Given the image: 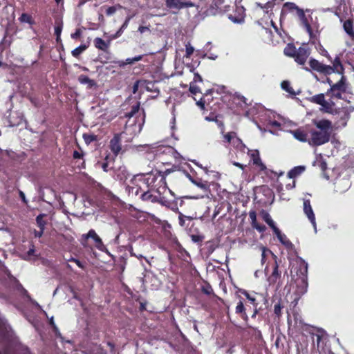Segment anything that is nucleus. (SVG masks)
Masks as SVG:
<instances>
[{
	"mask_svg": "<svg viewBox=\"0 0 354 354\" xmlns=\"http://www.w3.org/2000/svg\"><path fill=\"white\" fill-rule=\"evenodd\" d=\"M132 17H133L132 15H129L126 17L124 22L123 23V24L122 25L120 28L116 32L115 37H118L122 34L124 30L127 28V26L129 24V21L132 19Z\"/></svg>",
	"mask_w": 354,
	"mask_h": 354,
	"instance_id": "38",
	"label": "nucleus"
},
{
	"mask_svg": "<svg viewBox=\"0 0 354 354\" xmlns=\"http://www.w3.org/2000/svg\"><path fill=\"white\" fill-rule=\"evenodd\" d=\"M86 239H93L95 243V247L100 251L109 254L106 246L103 244L102 239L97 234L94 230H90L87 234L84 235Z\"/></svg>",
	"mask_w": 354,
	"mask_h": 354,
	"instance_id": "16",
	"label": "nucleus"
},
{
	"mask_svg": "<svg viewBox=\"0 0 354 354\" xmlns=\"http://www.w3.org/2000/svg\"><path fill=\"white\" fill-rule=\"evenodd\" d=\"M249 217L251 220V223H254V222H256V220H257V215H256V213L255 212L252 211V212H250L249 213Z\"/></svg>",
	"mask_w": 354,
	"mask_h": 354,
	"instance_id": "63",
	"label": "nucleus"
},
{
	"mask_svg": "<svg viewBox=\"0 0 354 354\" xmlns=\"http://www.w3.org/2000/svg\"><path fill=\"white\" fill-rule=\"evenodd\" d=\"M244 295L247 297V299L250 301L251 304H252L253 305H256L255 304V298L252 297L249 293H248L247 292H244Z\"/></svg>",
	"mask_w": 354,
	"mask_h": 354,
	"instance_id": "62",
	"label": "nucleus"
},
{
	"mask_svg": "<svg viewBox=\"0 0 354 354\" xmlns=\"http://www.w3.org/2000/svg\"><path fill=\"white\" fill-rule=\"evenodd\" d=\"M310 102L319 104L320 110L323 112L333 113L335 102L333 100H325V95L323 93L313 95L310 97Z\"/></svg>",
	"mask_w": 354,
	"mask_h": 354,
	"instance_id": "7",
	"label": "nucleus"
},
{
	"mask_svg": "<svg viewBox=\"0 0 354 354\" xmlns=\"http://www.w3.org/2000/svg\"><path fill=\"white\" fill-rule=\"evenodd\" d=\"M245 308L244 307L243 303L241 301H239L236 306L235 312L236 314H241V317L244 319H248V315H246Z\"/></svg>",
	"mask_w": 354,
	"mask_h": 354,
	"instance_id": "37",
	"label": "nucleus"
},
{
	"mask_svg": "<svg viewBox=\"0 0 354 354\" xmlns=\"http://www.w3.org/2000/svg\"><path fill=\"white\" fill-rule=\"evenodd\" d=\"M343 28L351 39H354L353 22L351 19L346 20L343 23Z\"/></svg>",
	"mask_w": 354,
	"mask_h": 354,
	"instance_id": "28",
	"label": "nucleus"
},
{
	"mask_svg": "<svg viewBox=\"0 0 354 354\" xmlns=\"http://www.w3.org/2000/svg\"><path fill=\"white\" fill-rule=\"evenodd\" d=\"M281 306L280 304H276L274 306V314L279 317L281 315Z\"/></svg>",
	"mask_w": 354,
	"mask_h": 354,
	"instance_id": "60",
	"label": "nucleus"
},
{
	"mask_svg": "<svg viewBox=\"0 0 354 354\" xmlns=\"http://www.w3.org/2000/svg\"><path fill=\"white\" fill-rule=\"evenodd\" d=\"M159 203L161 205L170 209L173 212L178 211V201L176 200V198L171 200L167 198L166 196L161 195L160 198H159Z\"/></svg>",
	"mask_w": 354,
	"mask_h": 354,
	"instance_id": "18",
	"label": "nucleus"
},
{
	"mask_svg": "<svg viewBox=\"0 0 354 354\" xmlns=\"http://www.w3.org/2000/svg\"><path fill=\"white\" fill-rule=\"evenodd\" d=\"M35 254V246L33 245H31V248L29 250L22 256V258L24 260L28 261L31 259V257Z\"/></svg>",
	"mask_w": 354,
	"mask_h": 354,
	"instance_id": "46",
	"label": "nucleus"
},
{
	"mask_svg": "<svg viewBox=\"0 0 354 354\" xmlns=\"http://www.w3.org/2000/svg\"><path fill=\"white\" fill-rule=\"evenodd\" d=\"M279 277H280V273L279 272V270H278V265L277 263H275L272 273L268 278V281L269 284L272 285V284H274V283H276V281L279 278Z\"/></svg>",
	"mask_w": 354,
	"mask_h": 354,
	"instance_id": "32",
	"label": "nucleus"
},
{
	"mask_svg": "<svg viewBox=\"0 0 354 354\" xmlns=\"http://www.w3.org/2000/svg\"><path fill=\"white\" fill-rule=\"evenodd\" d=\"M121 133L115 135L110 141V149L115 156H117L121 151L120 137Z\"/></svg>",
	"mask_w": 354,
	"mask_h": 354,
	"instance_id": "19",
	"label": "nucleus"
},
{
	"mask_svg": "<svg viewBox=\"0 0 354 354\" xmlns=\"http://www.w3.org/2000/svg\"><path fill=\"white\" fill-rule=\"evenodd\" d=\"M82 28H78L75 30V32L74 33L71 34V37L73 39H77L82 35Z\"/></svg>",
	"mask_w": 354,
	"mask_h": 354,
	"instance_id": "58",
	"label": "nucleus"
},
{
	"mask_svg": "<svg viewBox=\"0 0 354 354\" xmlns=\"http://www.w3.org/2000/svg\"><path fill=\"white\" fill-rule=\"evenodd\" d=\"M133 185H128L126 187V191L128 192L129 195L132 196H138L142 191V186L138 185L137 183L138 181H133V178L131 180Z\"/></svg>",
	"mask_w": 354,
	"mask_h": 354,
	"instance_id": "21",
	"label": "nucleus"
},
{
	"mask_svg": "<svg viewBox=\"0 0 354 354\" xmlns=\"http://www.w3.org/2000/svg\"><path fill=\"white\" fill-rule=\"evenodd\" d=\"M315 127L309 128V145L317 147L327 143L333 131L332 122L328 120H314Z\"/></svg>",
	"mask_w": 354,
	"mask_h": 354,
	"instance_id": "1",
	"label": "nucleus"
},
{
	"mask_svg": "<svg viewBox=\"0 0 354 354\" xmlns=\"http://www.w3.org/2000/svg\"><path fill=\"white\" fill-rule=\"evenodd\" d=\"M185 48H186L185 57H189L191 56V55L194 53V48L189 43L186 44Z\"/></svg>",
	"mask_w": 354,
	"mask_h": 354,
	"instance_id": "56",
	"label": "nucleus"
},
{
	"mask_svg": "<svg viewBox=\"0 0 354 354\" xmlns=\"http://www.w3.org/2000/svg\"><path fill=\"white\" fill-rule=\"evenodd\" d=\"M189 91L191 93L196 95L198 93H201V90L198 86L196 85V84L190 83L189 86Z\"/></svg>",
	"mask_w": 354,
	"mask_h": 354,
	"instance_id": "54",
	"label": "nucleus"
},
{
	"mask_svg": "<svg viewBox=\"0 0 354 354\" xmlns=\"http://www.w3.org/2000/svg\"><path fill=\"white\" fill-rule=\"evenodd\" d=\"M62 30V24L61 25H57V26H56L55 27V34L57 36V39H59V38L60 37Z\"/></svg>",
	"mask_w": 354,
	"mask_h": 354,
	"instance_id": "59",
	"label": "nucleus"
},
{
	"mask_svg": "<svg viewBox=\"0 0 354 354\" xmlns=\"http://www.w3.org/2000/svg\"><path fill=\"white\" fill-rule=\"evenodd\" d=\"M354 110L353 107L344 108L342 109L336 110L335 108L334 113L335 117V125L337 128L345 127L347 124V122L350 119V114Z\"/></svg>",
	"mask_w": 354,
	"mask_h": 354,
	"instance_id": "8",
	"label": "nucleus"
},
{
	"mask_svg": "<svg viewBox=\"0 0 354 354\" xmlns=\"http://www.w3.org/2000/svg\"><path fill=\"white\" fill-rule=\"evenodd\" d=\"M118 8H122V6L120 5H117L115 6L109 7L106 10V14L108 16H111V15H113L117 11Z\"/></svg>",
	"mask_w": 354,
	"mask_h": 354,
	"instance_id": "51",
	"label": "nucleus"
},
{
	"mask_svg": "<svg viewBox=\"0 0 354 354\" xmlns=\"http://www.w3.org/2000/svg\"><path fill=\"white\" fill-rule=\"evenodd\" d=\"M137 151H145L147 153H153L156 149L158 147L157 143H153V144H145V145H136L134 147Z\"/></svg>",
	"mask_w": 354,
	"mask_h": 354,
	"instance_id": "27",
	"label": "nucleus"
},
{
	"mask_svg": "<svg viewBox=\"0 0 354 354\" xmlns=\"http://www.w3.org/2000/svg\"><path fill=\"white\" fill-rule=\"evenodd\" d=\"M152 194L149 192V190H144L142 189V194L140 196V198L143 201H150L151 199Z\"/></svg>",
	"mask_w": 354,
	"mask_h": 354,
	"instance_id": "47",
	"label": "nucleus"
},
{
	"mask_svg": "<svg viewBox=\"0 0 354 354\" xmlns=\"http://www.w3.org/2000/svg\"><path fill=\"white\" fill-rule=\"evenodd\" d=\"M225 3V0H212V4L207 10L209 15H215L226 10V6H222Z\"/></svg>",
	"mask_w": 354,
	"mask_h": 354,
	"instance_id": "17",
	"label": "nucleus"
},
{
	"mask_svg": "<svg viewBox=\"0 0 354 354\" xmlns=\"http://www.w3.org/2000/svg\"><path fill=\"white\" fill-rule=\"evenodd\" d=\"M333 172L335 174H338V176L334 180L335 191L339 193L346 192L351 185L348 171L344 170L340 173L339 169L336 168L333 169Z\"/></svg>",
	"mask_w": 354,
	"mask_h": 354,
	"instance_id": "6",
	"label": "nucleus"
},
{
	"mask_svg": "<svg viewBox=\"0 0 354 354\" xmlns=\"http://www.w3.org/2000/svg\"><path fill=\"white\" fill-rule=\"evenodd\" d=\"M45 216V214H40L36 217L37 225L41 230H45V226L46 225V222L44 220Z\"/></svg>",
	"mask_w": 354,
	"mask_h": 354,
	"instance_id": "40",
	"label": "nucleus"
},
{
	"mask_svg": "<svg viewBox=\"0 0 354 354\" xmlns=\"http://www.w3.org/2000/svg\"><path fill=\"white\" fill-rule=\"evenodd\" d=\"M49 324L52 326L53 328V330L55 334V335L57 337H62V335H61V333L57 328V326H56L55 322H54V319H53V317H51L50 319H49Z\"/></svg>",
	"mask_w": 354,
	"mask_h": 354,
	"instance_id": "45",
	"label": "nucleus"
},
{
	"mask_svg": "<svg viewBox=\"0 0 354 354\" xmlns=\"http://www.w3.org/2000/svg\"><path fill=\"white\" fill-rule=\"evenodd\" d=\"M299 268L296 273L298 278L296 279L295 283L297 286L296 294L301 296L304 295L308 290V263L302 259H299L297 261Z\"/></svg>",
	"mask_w": 354,
	"mask_h": 354,
	"instance_id": "4",
	"label": "nucleus"
},
{
	"mask_svg": "<svg viewBox=\"0 0 354 354\" xmlns=\"http://www.w3.org/2000/svg\"><path fill=\"white\" fill-rule=\"evenodd\" d=\"M262 249V253H261V263L262 264L264 263L265 262V259H266V256L267 254V253H270L272 254V252L268 250V249H266V248L264 247H262L261 248Z\"/></svg>",
	"mask_w": 354,
	"mask_h": 354,
	"instance_id": "57",
	"label": "nucleus"
},
{
	"mask_svg": "<svg viewBox=\"0 0 354 354\" xmlns=\"http://www.w3.org/2000/svg\"><path fill=\"white\" fill-rule=\"evenodd\" d=\"M314 165L318 166L322 171L324 172V176L327 180L329 179L328 175L325 173L326 169H327V163L326 160L324 159L322 154H319L317 156L315 160L314 161Z\"/></svg>",
	"mask_w": 354,
	"mask_h": 354,
	"instance_id": "23",
	"label": "nucleus"
},
{
	"mask_svg": "<svg viewBox=\"0 0 354 354\" xmlns=\"http://www.w3.org/2000/svg\"><path fill=\"white\" fill-rule=\"evenodd\" d=\"M235 134H236V133L233 132V131L228 132L226 134H224L223 135L224 142L231 144L232 140L234 136H235Z\"/></svg>",
	"mask_w": 354,
	"mask_h": 354,
	"instance_id": "49",
	"label": "nucleus"
},
{
	"mask_svg": "<svg viewBox=\"0 0 354 354\" xmlns=\"http://www.w3.org/2000/svg\"><path fill=\"white\" fill-rule=\"evenodd\" d=\"M347 91L346 78L342 76L339 81L331 85V87L326 93V95L329 97V100H335L344 99Z\"/></svg>",
	"mask_w": 354,
	"mask_h": 354,
	"instance_id": "5",
	"label": "nucleus"
},
{
	"mask_svg": "<svg viewBox=\"0 0 354 354\" xmlns=\"http://www.w3.org/2000/svg\"><path fill=\"white\" fill-rule=\"evenodd\" d=\"M263 218L264 221L272 228L273 232L275 229L278 228L268 213H264Z\"/></svg>",
	"mask_w": 354,
	"mask_h": 354,
	"instance_id": "39",
	"label": "nucleus"
},
{
	"mask_svg": "<svg viewBox=\"0 0 354 354\" xmlns=\"http://www.w3.org/2000/svg\"><path fill=\"white\" fill-rule=\"evenodd\" d=\"M78 81L82 84H86L88 88H91L92 87L96 85V82L93 80L90 79L88 76L85 75H80L78 77Z\"/></svg>",
	"mask_w": 354,
	"mask_h": 354,
	"instance_id": "31",
	"label": "nucleus"
},
{
	"mask_svg": "<svg viewBox=\"0 0 354 354\" xmlns=\"http://www.w3.org/2000/svg\"><path fill=\"white\" fill-rule=\"evenodd\" d=\"M281 88L284 91H286V92H288V93H289L290 94H294L293 89L290 86V84L289 82H288V81H283L281 82Z\"/></svg>",
	"mask_w": 354,
	"mask_h": 354,
	"instance_id": "48",
	"label": "nucleus"
},
{
	"mask_svg": "<svg viewBox=\"0 0 354 354\" xmlns=\"http://www.w3.org/2000/svg\"><path fill=\"white\" fill-rule=\"evenodd\" d=\"M334 69V71L339 72V70H342V66L341 64L340 60L339 57H336L333 62V66H332Z\"/></svg>",
	"mask_w": 354,
	"mask_h": 354,
	"instance_id": "50",
	"label": "nucleus"
},
{
	"mask_svg": "<svg viewBox=\"0 0 354 354\" xmlns=\"http://www.w3.org/2000/svg\"><path fill=\"white\" fill-rule=\"evenodd\" d=\"M19 196H20V198H21V201H23L26 205H27V204H28V200H27V199H26V198L25 194H24L22 191L19 190Z\"/></svg>",
	"mask_w": 354,
	"mask_h": 354,
	"instance_id": "64",
	"label": "nucleus"
},
{
	"mask_svg": "<svg viewBox=\"0 0 354 354\" xmlns=\"http://www.w3.org/2000/svg\"><path fill=\"white\" fill-rule=\"evenodd\" d=\"M310 55V50L306 46L299 47L297 51L296 54L294 57L295 62L300 64L304 65L309 55Z\"/></svg>",
	"mask_w": 354,
	"mask_h": 354,
	"instance_id": "13",
	"label": "nucleus"
},
{
	"mask_svg": "<svg viewBox=\"0 0 354 354\" xmlns=\"http://www.w3.org/2000/svg\"><path fill=\"white\" fill-rule=\"evenodd\" d=\"M306 332H308L312 335V339L313 342L317 343V346H319V342L322 339V336L315 332V328L312 326V329H308Z\"/></svg>",
	"mask_w": 354,
	"mask_h": 354,
	"instance_id": "41",
	"label": "nucleus"
},
{
	"mask_svg": "<svg viewBox=\"0 0 354 354\" xmlns=\"http://www.w3.org/2000/svg\"><path fill=\"white\" fill-rule=\"evenodd\" d=\"M177 212L178 213L179 224L181 226H183V227L186 226V223H185V220L186 219L189 220V221L192 220V217L185 216L181 212H180L179 211H178Z\"/></svg>",
	"mask_w": 354,
	"mask_h": 354,
	"instance_id": "44",
	"label": "nucleus"
},
{
	"mask_svg": "<svg viewBox=\"0 0 354 354\" xmlns=\"http://www.w3.org/2000/svg\"><path fill=\"white\" fill-rule=\"evenodd\" d=\"M297 49H296L295 46H294V44H287V46L285 47L284 50H283V53L286 55L288 56V57H294L295 54H296V51H297Z\"/></svg>",
	"mask_w": 354,
	"mask_h": 354,
	"instance_id": "34",
	"label": "nucleus"
},
{
	"mask_svg": "<svg viewBox=\"0 0 354 354\" xmlns=\"http://www.w3.org/2000/svg\"><path fill=\"white\" fill-rule=\"evenodd\" d=\"M83 138H84L85 142L87 145H88V144L91 143L93 141H94L95 140V136H94L93 134L84 133L83 135Z\"/></svg>",
	"mask_w": 354,
	"mask_h": 354,
	"instance_id": "52",
	"label": "nucleus"
},
{
	"mask_svg": "<svg viewBox=\"0 0 354 354\" xmlns=\"http://www.w3.org/2000/svg\"><path fill=\"white\" fill-rule=\"evenodd\" d=\"M309 65L313 70L324 75H329L334 73V69L333 67L324 64L313 58H310L309 61Z\"/></svg>",
	"mask_w": 354,
	"mask_h": 354,
	"instance_id": "10",
	"label": "nucleus"
},
{
	"mask_svg": "<svg viewBox=\"0 0 354 354\" xmlns=\"http://www.w3.org/2000/svg\"><path fill=\"white\" fill-rule=\"evenodd\" d=\"M290 133L299 142H308L309 144V128H299L295 130H290Z\"/></svg>",
	"mask_w": 354,
	"mask_h": 354,
	"instance_id": "14",
	"label": "nucleus"
},
{
	"mask_svg": "<svg viewBox=\"0 0 354 354\" xmlns=\"http://www.w3.org/2000/svg\"><path fill=\"white\" fill-rule=\"evenodd\" d=\"M236 10L239 13L237 16L229 15V19L234 23L240 24L244 20V12L245 9L243 7H237Z\"/></svg>",
	"mask_w": 354,
	"mask_h": 354,
	"instance_id": "26",
	"label": "nucleus"
},
{
	"mask_svg": "<svg viewBox=\"0 0 354 354\" xmlns=\"http://www.w3.org/2000/svg\"><path fill=\"white\" fill-rule=\"evenodd\" d=\"M18 20L21 23H26L29 25L32 26L35 24V21L33 20L32 16L27 13H22L21 16L19 17Z\"/></svg>",
	"mask_w": 354,
	"mask_h": 354,
	"instance_id": "33",
	"label": "nucleus"
},
{
	"mask_svg": "<svg viewBox=\"0 0 354 354\" xmlns=\"http://www.w3.org/2000/svg\"><path fill=\"white\" fill-rule=\"evenodd\" d=\"M292 316L293 319H292L290 316L288 317V324L289 327L292 326L299 330L303 331H307L308 329H312V326L304 323L301 316L298 313L295 312Z\"/></svg>",
	"mask_w": 354,
	"mask_h": 354,
	"instance_id": "9",
	"label": "nucleus"
},
{
	"mask_svg": "<svg viewBox=\"0 0 354 354\" xmlns=\"http://www.w3.org/2000/svg\"><path fill=\"white\" fill-rule=\"evenodd\" d=\"M13 114L17 115V117L15 120V119H14V115H10V119H9L10 124L11 126H18L24 120V117L21 113H13Z\"/></svg>",
	"mask_w": 354,
	"mask_h": 354,
	"instance_id": "35",
	"label": "nucleus"
},
{
	"mask_svg": "<svg viewBox=\"0 0 354 354\" xmlns=\"http://www.w3.org/2000/svg\"><path fill=\"white\" fill-rule=\"evenodd\" d=\"M303 211L304 214L306 216L309 221L313 226L314 230L317 232V224L315 215L314 214L313 209L310 205V201L309 199H303Z\"/></svg>",
	"mask_w": 354,
	"mask_h": 354,
	"instance_id": "11",
	"label": "nucleus"
},
{
	"mask_svg": "<svg viewBox=\"0 0 354 354\" xmlns=\"http://www.w3.org/2000/svg\"><path fill=\"white\" fill-rule=\"evenodd\" d=\"M231 145L236 149L241 151H245V149H247L249 151H250L247 147L243 143L242 140L237 137L236 136V133L235 134V136H234L232 140V142H231Z\"/></svg>",
	"mask_w": 354,
	"mask_h": 354,
	"instance_id": "29",
	"label": "nucleus"
},
{
	"mask_svg": "<svg viewBox=\"0 0 354 354\" xmlns=\"http://www.w3.org/2000/svg\"><path fill=\"white\" fill-rule=\"evenodd\" d=\"M139 110L140 103H138L133 105L131 111L125 114L127 120L121 136H128V140H131L134 136L139 134L144 125L145 120V112L143 111L142 113H140Z\"/></svg>",
	"mask_w": 354,
	"mask_h": 354,
	"instance_id": "2",
	"label": "nucleus"
},
{
	"mask_svg": "<svg viewBox=\"0 0 354 354\" xmlns=\"http://www.w3.org/2000/svg\"><path fill=\"white\" fill-rule=\"evenodd\" d=\"M94 43L95 47L102 50H106L109 47V44L100 37L95 38Z\"/></svg>",
	"mask_w": 354,
	"mask_h": 354,
	"instance_id": "36",
	"label": "nucleus"
},
{
	"mask_svg": "<svg viewBox=\"0 0 354 354\" xmlns=\"http://www.w3.org/2000/svg\"><path fill=\"white\" fill-rule=\"evenodd\" d=\"M257 6L261 7V8L264 9L265 12L268 13L269 12V9H271L272 7L273 3L268 1L264 6H262L261 3H258Z\"/></svg>",
	"mask_w": 354,
	"mask_h": 354,
	"instance_id": "55",
	"label": "nucleus"
},
{
	"mask_svg": "<svg viewBox=\"0 0 354 354\" xmlns=\"http://www.w3.org/2000/svg\"><path fill=\"white\" fill-rule=\"evenodd\" d=\"M193 184L201 188L207 195L209 193V185L207 181H203L201 178L191 179Z\"/></svg>",
	"mask_w": 354,
	"mask_h": 354,
	"instance_id": "24",
	"label": "nucleus"
},
{
	"mask_svg": "<svg viewBox=\"0 0 354 354\" xmlns=\"http://www.w3.org/2000/svg\"><path fill=\"white\" fill-rule=\"evenodd\" d=\"M273 232L282 245L287 248H291L292 247V243L289 241L286 234H283L279 228L275 229Z\"/></svg>",
	"mask_w": 354,
	"mask_h": 354,
	"instance_id": "22",
	"label": "nucleus"
},
{
	"mask_svg": "<svg viewBox=\"0 0 354 354\" xmlns=\"http://www.w3.org/2000/svg\"><path fill=\"white\" fill-rule=\"evenodd\" d=\"M306 167L304 166H297L292 168L288 173V176L290 178H295L301 174L305 171Z\"/></svg>",
	"mask_w": 354,
	"mask_h": 354,
	"instance_id": "30",
	"label": "nucleus"
},
{
	"mask_svg": "<svg viewBox=\"0 0 354 354\" xmlns=\"http://www.w3.org/2000/svg\"><path fill=\"white\" fill-rule=\"evenodd\" d=\"M86 48H87V46L86 44H82L72 50V55L73 57H77Z\"/></svg>",
	"mask_w": 354,
	"mask_h": 354,
	"instance_id": "42",
	"label": "nucleus"
},
{
	"mask_svg": "<svg viewBox=\"0 0 354 354\" xmlns=\"http://www.w3.org/2000/svg\"><path fill=\"white\" fill-rule=\"evenodd\" d=\"M251 158L252 160L253 164L256 166L259 167L260 170L264 171L266 169V165L262 162L260 157L259 151L255 150L251 153Z\"/></svg>",
	"mask_w": 354,
	"mask_h": 354,
	"instance_id": "25",
	"label": "nucleus"
},
{
	"mask_svg": "<svg viewBox=\"0 0 354 354\" xmlns=\"http://www.w3.org/2000/svg\"><path fill=\"white\" fill-rule=\"evenodd\" d=\"M166 6L170 9L179 10L185 8L193 7L194 3L189 1L166 0Z\"/></svg>",
	"mask_w": 354,
	"mask_h": 354,
	"instance_id": "15",
	"label": "nucleus"
},
{
	"mask_svg": "<svg viewBox=\"0 0 354 354\" xmlns=\"http://www.w3.org/2000/svg\"><path fill=\"white\" fill-rule=\"evenodd\" d=\"M2 270L6 275V279L9 281L10 283L13 286V288L20 291L23 295L29 297L27 290L24 289L19 281L10 274V272L7 269V268L3 266Z\"/></svg>",
	"mask_w": 354,
	"mask_h": 354,
	"instance_id": "12",
	"label": "nucleus"
},
{
	"mask_svg": "<svg viewBox=\"0 0 354 354\" xmlns=\"http://www.w3.org/2000/svg\"><path fill=\"white\" fill-rule=\"evenodd\" d=\"M133 181H140L145 184L148 189H156L158 194H163V195L169 194L175 197L174 193L167 188L165 178L159 171L147 174V176L138 174L133 178Z\"/></svg>",
	"mask_w": 354,
	"mask_h": 354,
	"instance_id": "3",
	"label": "nucleus"
},
{
	"mask_svg": "<svg viewBox=\"0 0 354 354\" xmlns=\"http://www.w3.org/2000/svg\"><path fill=\"white\" fill-rule=\"evenodd\" d=\"M202 81H203V79H202L201 76L198 73H195L194 80L191 83L196 84V82H201Z\"/></svg>",
	"mask_w": 354,
	"mask_h": 354,
	"instance_id": "61",
	"label": "nucleus"
},
{
	"mask_svg": "<svg viewBox=\"0 0 354 354\" xmlns=\"http://www.w3.org/2000/svg\"><path fill=\"white\" fill-rule=\"evenodd\" d=\"M316 48L322 55L325 56L328 58H330L327 50L321 45L320 43L318 44L317 46H316Z\"/></svg>",
	"mask_w": 354,
	"mask_h": 354,
	"instance_id": "53",
	"label": "nucleus"
},
{
	"mask_svg": "<svg viewBox=\"0 0 354 354\" xmlns=\"http://www.w3.org/2000/svg\"><path fill=\"white\" fill-rule=\"evenodd\" d=\"M297 15L301 21V24L305 28L307 32L311 37L313 35V30L304 10L302 9L298 10Z\"/></svg>",
	"mask_w": 354,
	"mask_h": 354,
	"instance_id": "20",
	"label": "nucleus"
},
{
	"mask_svg": "<svg viewBox=\"0 0 354 354\" xmlns=\"http://www.w3.org/2000/svg\"><path fill=\"white\" fill-rule=\"evenodd\" d=\"M288 10V11H294L295 10L296 12H298V10H301L295 3L292 2H287L283 5V8Z\"/></svg>",
	"mask_w": 354,
	"mask_h": 354,
	"instance_id": "43",
	"label": "nucleus"
}]
</instances>
